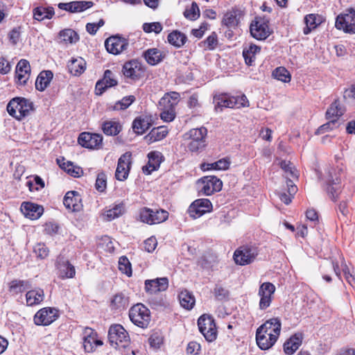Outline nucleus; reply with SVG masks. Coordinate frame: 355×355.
<instances>
[{"instance_id":"64","label":"nucleus","mask_w":355,"mask_h":355,"mask_svg":"<svg viewBox=\"0 0 355 355\" xmlns=\"http://www.w3.org/2000/svg\"><path fill=\"white\" fill-rule=\"evenodd\" d=\"M34 252L41 259H44L49 255V250L44 243H38L34 247Z\"/></svg>"},{"instance_id":"2","label":"nucleus","mask_w":355,"mask_h":355,"mask_svg":"<svg viewBox=\"0 0 355 355\" xmlns=\"http://www.w3.org/2000/svg\"><path fill=\"white\" fill-rule=\"evenodd\" d=\"M334 168H329L324 178L325 190L329 198L336 201L341 193L342 184L340 177V171Z\"/></svg>"},{"instance_id":"42","label":"nucleus","mask_w":355,"mask_h":355,"mask_svg":"<svg viewBox=\"0 0 355 355\" xmlns=\"http://www.w3.org/2000/svg\"><path fill=\"white\" fill-rule=\"evenodd\" d=\"M54 10L52 7H37L33 10V17L37 21H42L45 19H50L54 15Z\"/></svg>"},{"instance_id":"51","label":"nucleus","mask_w":355,"mask_h":355,"mask_svg":"<svg viewBox=\"0 0 355 355\" xmlns=\"http://www.w3.org/2000/svg\"><path fill=\"white\" fill-rule=\"evenodd\" d=\"M124 212V207L123 204L115 205L113 208L107 210L105 213V217L107 220L110 221L116 218H119Z\"/></svg>"},{"instance_id":"16","label":"nucleus","mask_w":355,"mask_h":355,"mask_svg":"<svg viewBox=\"0 0 355 355\" xmlns=\"http://www.w3.org/2000/svg\"><path fill=\"white\" fill-rule=\"evenodd\" d=\"M275 291V286L272 283L264 282L261 284L258 291V295L260 297L259 306L261 310H265L270 306Z\"/></svg>"},{"instance_id":"38","label":"nucleus","mask_w":355,"mask_h":355,"mask_svg":"<svg viewBox=\"0 0 355 355\" xmlns=\"http://www.w3.org/2000/svg\"><path fill=\"white\" fill-rule=\"evenodd\" d=\"M230 165V161L229 158H222L217 162L213 163H202L201 164V169L203 171L208 170H227L229 168Z\"/></svg>"},{"instance_id":"12","label":"nucleus","mask_w":355,"mask_h":355,"mask_svg":"<svg viewBox=\"0 0 355 355\" xmlns=\"http://www.w3.org/2000/svg\"><path fill=\"white\" fill-rule=\"evenodd\" d=\"M198 184L200 185V192L205 196H210L214 192L220 191L223 187L222 181L216 176H205L202 178Z\"/></svg>"},{"instance_id":"3","label":"nucleus","mask_w":355,"mask_h":355,"mask_svg":"<svg viewBox=\"0 0 355 355\" xmlns=\"http://www.w3.org/2000/svg\"><path fill=\"white\" fill-rule=\"evenodd\" d=\"M130 321L136 326L146 329L151 321L150 310L141 303L133 305L129 310Z\"/></svg>"},{"instance_id":"32","label":"nucleus","mask_w":355,"mask_h":355,"mask_svg":"<svg viewBox=\"0 0 355 355\" xmlns=\"http://www.w3.org/2000/svg\"><path fill=\"white\" fill-rule=\"evenodd\" d=\"M44 299V292L43 289L37 288L28 291L26 294V304L28 306H35L40 304Z\"/></svg>"},{"instance_id":"18","label":"nucleus","mask_w":355,"mask_h":355,"mask_svg":"<svg viewBox=\"0 0 355 355\" xmlns=\"http://www.w3.org/2000/svg\"><path fill=\"white\" fill-rule=\"evenodd\" d=\"M31 69L29 62L21 59L17 64L15 68L16 83L19 85H26L31 76Z\"/></svg>"},{"instance_id":"5","label":"nucleus","mask_w":355,"mask_h":355,"mask_svg":"<svg viewBox=\"0 0 355 355\" xmlns=\"http://www.w3.org/2000/svg\"><path fill=\"white\" fill-rule=\"evenodd\" d=\"M259 252V250L255 245H242L235 250L234 260L237 265H248L256 259Z\"/></svg>"},{"instance_id":"48","label":"nucleus","mask_w":355,"mask_h":355,"mask_svg":"<svg viewBox=\"0 0 355 355\" xmlns=\"http://www.w3.org/2000/svg\"><path fill=\"white\" fill-rule=\"evenodd\" d=\"M272 76L283 83H288L291 79V76L289 71L284 67H277L272 71Z\"/></svg>"},{"instance_id":"55","label":"nucleus","mask_w":355,"mask_h":355,"mask_svg":"<svg viewBox=\"0 0 355 355\" xmlns=\"http://www.w3.org/2000/svg\"><path fill=\"white\" fill-rule=\"evenodd\" d=\"M339 126L336 119L329 120L326 123L320 125L315 131V135H322Z\"/></svg>"},{"instance_id":"53","label":"nucleus","mask_w":355,"mask_h":355,"mask_svg":"<svg viewBox=\"0 0 355 355\" xmlns=\"http://www.w3.org/2000/svg\"><path fill=\"white\" fill-rule=\"evenodd\" d=\"M184 16L190 20H196L200 17V10L197 3L192 2L191 7L184 12Z\"/></svg>"},{"instance_id":"41","label":"nucleus","mask_w":355,"mask_h":355,"mask_svg":"<svg viewBox=\"0 0 355 355\" xmlns=\"http://www.w3.org/2000/svg\"><path fill=\"white\" fill-rule=\"evenodd\" d=\"M85 334L86 336L83 338L84 349L87 352H92L95 349V336H97V334L91 328H86Z\"/></svg>"},{"instance_id":"50","label":"nucleus","mask_w":355,"mask_h":355,"mask_svg":"<svg viewBox=\"0 0 355 355\" xmlns=\"http://www.w3.org/2000/svg\"><path fill=\"white\" fill-rule=\"evenodd\" d=\"M207 134V130L205 127L191 129L188 133L191 140L200 141H206Z\"/></svg>"},{"instance_id":"7","label":"nucleus","mask_w":355,"mask_h":355,"mask_svg":"<svg viewBox=\"0 0 355 355\" xmlns=\"http://www.w3.org/2000/svg\"><path fill=\"white\" fill-rule=\"evenodd\" d=\"M198 326L200 332L208 342L216 339L217 329L212 316L206 314L201 315L198 320Z\"/></svg>"},{"instance_id":"36","label":"nucleus","mask_w":355,"mask_h":355,"mask_svg":"<svg viewBox=\"0 0 355 355\" xmlns=\"http://www.w3.org/2000/svg\"><path fill=\"white\" fill-rule=\"evenodd\" d=\"M168 129L166 126H159L154 128L146 137L145 139L148 144L160 141L165 138L168 135Z\"/></svg>"},{"instance_id":"61","label":"nucleus","mask_w":355,"mask_h":355,"mask_svg":"<svg viewBox=\"0 0 355 355\" xmlns=\"http://www.w3.org/2000/svg\"><path fill=\"white\" fill-rule=\"evenodd\" d=\"M214 101L216 103L215 109L216 110H220V111H222L223 107H227V99L226 94L215 96Z\"/></svg>"},{"instance_id":"10","label":"nucleus","mask_w":355,"mask_h":355,"mask_svg":"<svg viewBox=\"0 0 355 355\" xmlns=\"http://www.w3.org/2000/svg\"><path fill=\"white\" fill-rule=\"evenodd\" d=\"M60 316L59 310L55 307H44L40 309L34 315L36 325L48 326L55 321Z\"/></svg>"},{"instance_id":"58","label":"nucleus","mask_w":355,"mask_h":355,"mask_svg":"<svg viewBox=\"0 0 355 355\" xmlns=\"http://www.w3.org/2000/svg\"><path fill=\"white\" fill-rule=\"evenodd\" d=\"M107 187V178L104 173H100L98 174L95 187L96 189L99 192H103L105 190Z\"/></svg>"},{"instance_id":"37","label":"nucleus","mask_w":355,"mask_h":355,"mask_svg":"<svg viewBox=\"0 0 355 355\" xmlns=\"http://www.w3.org/2000/svg\"><path fill=\"white\" fill-rule=\"evenodd\" d=\"M104 134L108 136L117 135L122 130V125L118 121H106L102 124Z\"/></svg>"},{"instance_id":"24","label":"nucleus","mask_w":355,"mask_h":355,"mask_svg":"<svg viewBox=\"0 0 355 355\" xmlns=\"http://www.w3.org/2000/svg\"><path fill=\"white\" fill-rule=\"evenodd\" d=\"M21 211L26 218L35 220L42 216L44 209L42 206L37 204L24 202L21 205Z\"/></svg>"},{"instance_id":"26","label":"nucleus","mask_w":355,"mask_h":355,"mask_svg":"<svg viewBox=\"0 0 355 355\" xmlns=\"http://www.w3.org/2000/svg\"><path fill=\"white\" fill-rule=\"evenodd\" d=\"M63 204L69 210L79 211L81 208L80 195L75 191L67 192L63 199Z\"/></svg>"},{"instance_id":"4","label":"nucleus","mask_w":355,"mask_h":355,"mask_svg":"<svg viewBox=\"0 0 355 355\" xmlns=\"http://www.w3.org/2000/svg\"><path fill=\"white\" fill-rule=\"evenodd\" d=\"M108 340L110 345L115 348H125L130 342L128 331L119 324H114L110 327L108 330Z\"/></svg>"},{"instance_id":"43","label":"nucleus","mask_w":355,"mask_h":355,"mask_svg":"<svg viewBox=\"0 0 355 355\" xmlns=\"http://www.w3.org/2000/svg\"><path fill=\"white\" fill-rule=\"evenodd\" d=\"M318 15L309 14L304 17V23L306 26L303 29L304 35L309 34L313 30L317 28L320 24L321 21L318 19Z\"/></svg>"},{"instance_id":"8","label":"nucleus","mask_w":355,"mask_h":355,"mask_svg":"<svg viewBox=\"0 0 355 355\" xmlns=\"http://www.w3.org/2000/svg\"><path fill=\"white\" fill-rule=\"evenodd\" d=\"M335 26L345 33H355V10L349 9L345 13L340 14L336 19Z\"/></svg>"},{"instance_id":"1","label":"nucleus","mask_w":355,"mask_h":355,"mask_svg":"<svg viewBox=\"0 0 355 355\" xmlns=\"http://www.w3.org/2000/svg\"><path fill=\"white\" fill-rule=\"evenodd\" d=\"M33 108V103L23 97H15L7 105L8 114L18 121L27 116Z\"/></svg>"},{"instance_id":"40","label":"nucleus","mask_w":355,"mask_h":355,"mask_svg":"<svg viewBox=\"0 0 355 355\" xmlns=\"http://www.w3.org/2000/svg\"><path fill=\"white\" fill-rule=\"evenodd\" d=\"M227 107L229 108H241L249 106V102L247 97L243 94L240 96H230L227 94Z\"/></svg>"},{"instance_id":"31","label":"nucleus","mask_w":355,"mask_h":355,"mask_svg":"<svg viewBox=\"0 0 355 355\" xmlns=\"http://www.w3.org/2000/svg\"><path fill=\"white\" fill-rule=\"evenodd\" d=\"M180 95L176 92H170L166 93L159 101L160 107L175 109L178 104Z\"/></svg>"},{"instance_id":"57","label":"nucleus","mask_w":355,"mask_h":355,"mask_svg":"<svg viewBox=\"0 0 355 355\" xmlns=\"http://www.w3.org/2000/svg\"><path fill=\"white\" fill-rule=\"evenodd\" d=\"M213 293L216 299L220 301L227 298L229 296L228 290L220 284H216Z\"/></svg>"},{"instance_id":"23","label":"nucleus","mask_w":355,"mask_h":355,"mask_svg":"<svg viewBox=\"0 0 355 355\" xmlns=\"http://www.w3.org/2000/svg\"><path fill=\"white\" fill-rule=\"evenodd\" d=\"M148 165L143 167L144 173L149 175L153 171L159 168L161 163L164 160V157L162 153L159 151H151L148 154Z\"/></svg>"},{"instance_id":"19","label":"nucleus","mask_w":355,"mask_h":355,"mask_svg":"<svg viewBox=\"0 0 355 355\" xmlns=\"http://www.w3.org/2000/svg\"><path fill=\"white\" fill-rule=\"evenodd\" d=\"M118 82L114 78L113 72L107 69L104 71L103 78L97 81L96 84V94L101 95L106 89L116 86Z\"/></svg>"},{"instance_id":"25","label":"nucleus","mask_w":355,"mask_h":355,"mask_svg":"<svg viewBox=\"0 0 355 355\" xmlns=\"http://www.w3.org/2000/svg\"><path fill=\"white\" fill-rule=\"evenodd\" d=\"M93 6L92 1H71L69 3H60L58 8L61 10L68 11L71 13L85 11Z\"/></svg>"},{"instance_id":"56","label":"nucleus","mask_w":355,"mask_h":355,"mask_svg":"<svg viewBox=\"0 0 355 355\" xmlns=\"http://www.w3.org/2000/svg\"><path fill=\"white\" fill-rule=\"evenodd\" d=\"M119 269L128 277L132 275L131 264L125 257H121L119 258Z\"/></svg>"},{"instance_id":"45","label":"nucleus","mask_w":355,"mask_h":355,"mask_svg":"<svg viewBox=\"0 0 355 355\" xmlns=\"http://www.w3.org/2000/svg\"><path fill=\"white\" fill-rule=\"evenodd\" d=\"M60 38L64 43L73 44L79 40L78 33L72 29H64L60 33Z\"/></svg>"},{"instance_id":"27","label":"nucleus","mask_w":355,"mask_h":355,"mask_svg":"<svg viewBox=\"0 0 355 355\" xmlns=\"http://www.w3.org/2000/svg\"><path fill=\"white\" fill-rule=\"evenodd\" d=\"M282 328L281 320L279 318H272L266 320L257 330L262 332H272V335L279 336Z\"/></svg>"},{"instance_id":"44","label":"nucleus","mask_w":355,"mask_h":355,"mask_svg":"<svg viewBox=\"0 0 355 355\" xmlns=\"http://www.w3.org/2000/svg\"><path fill=\"white\" fill-rule=\"evenodd\" d=\"M178 297L181 306L187 310L191 309L195 304L194 297L187 290L181 291Z\"/></svg>"},{"instance_id":"11","label":"nucleus","mask_w":355,"mask_h":355,"mask_svg":"<svg viewBox=\"0 0 355 355\" xmlns=\"http://www.w3.org/2000/svg\"><path fill=\"white\" fill-rule=\"evenodd\" d=\"M105 46L108 53L118 55L128 49L129 41L118 35L112 36L106 39Z\"/></svg>"},{"instance_id":"17","label":"nucleus","mask_w":355,"mask_h":355,"mask_svg":"<svg viewBox=\"0 0 355 355\" xmlns=\"http://www.w3.org/2000/svg\"><path fill=\"white\" fill-rule=\"evenodd\" d=\"M122 71L125 78L135 81L142 76L144 70L139 61L132 60L125 62Z\"/></svg>"},{"instance_id":"54","label":"nucleus","mask_w":355,"mask_h":355,"mask_svg":"<svg viewBox=\"0 0 355 355\" xmlns=\"http://www.w3.org/2000/svg\"><path fill=\"white\" fill-rule=\"evenodd\" d=\"M60 276L62 278H72L75 275V268L69 261L64 263L60 268Z\"/></svg>"},{"instance_id":"29","label":"nucleus","mask_w":355,"mask_h":355,"mask_svg":"<svg viewBox=\"0 0 355 355\" xmlns=\"http://www.w3.org/2000/svg\"><path fill=\"white\" fill-rule=\"evenodd\" d=\"M129 305V297L123 293L115 294L111 299L110 308L116 312H121Z\"/></svg>"},{"instance_id":"28","label":"nucleus","mask_w":355,"mask_h":355,"mask_svg":"<svg viewBox=\"0 0 355 355\" xmlns=\"http://www.w3.org/2000/svg\"><path fill=\"white\" fill-rule=\"evenodd\" d=\"M143 56L148 64L154 66L161 62L166 56V53L158 49L153 48L144 51Z\"/></svg>"},{"instance_id":"63","label":"nucleus","mask_w":355,"mask_h":355,"mask_svg":"<svg viewBox=\"0 0 355 355\" xmlns=\"http://www.w3.org/2000/svg\"><path fill=\"white\" fill-rule=\"evenodd\" d=\"M206 146V141H192L189 143L187 148L189 151L196 153L201 151Z\"/></svg>"},{"instance_id":"15","label":"nucleus","mask_w":355,"mask_h":355,"mask_svg":"<svg viewBox=\"0 0 355 355\" xmlns=\"http://www.w3.org/2000/svg\"><path fill=\"white\" fill-rule=\"evenodd\" d=\"M78 142L84 148L98 149L102 146L103 137L100 134L84 132L80 134Z\"/></svg>"},{"instance_id":"33","label":"nucleus","mask_w":355,"mask_h":355,"mask_svg":"<svg viewBox=\"0 0 355 355\" xmlns=\"http://www.w3.org/2000/svg\"><path fill=\"white\" fill-rule=\"evenodd\" d=\"M53 74L51 71H42L38 75L35 80V88L38 91L43 92L49 85Z\"/></svg>"},{"instance_id":"39","label":"nucleus","mask_w":355,"mask_h":355,"mask_svg":"<svg viewBox=\"0 0 355 355\" xmlns=\"http://www.w3.org/2000/svg\"><path fill=\"white\" fill-rule=\"evenodd\" d=\"M167 40L171 45L180 48L184 45L187 41L185 34L179 31H173L168 35Z\"/></svg>"},{"instance_id":"49","label":"nucleus","mask_w":355,"mask_h":355,"mask_svg":"<svg viewBox=\"0 0 355 355\" xmlns=\"http://www.w3.org/2000/svg\"><path fill=\"white\" fill-rule=\"evenodd\" d=\"M223 24L228 28H235L239 24L236 10L227 12L223 19Z\"/></svg>"},{"instance_id":"46","label":"nucleus","mask_w":355,"mask_h":355,"mask_svg":"<svg viewBox=\"0 0 355 355\" xmlns=\"http://www.w3.org/2000/svg\"><path fill=\"white\" fill-rule=\"evenodd\" d=\"M150 128V123L145 119L136 118L132 123V129L138 135L144 134Z\"/></svg>"},{"instance_id":"35","label":"nucleus","mask_w":355,"mask_h":355,"mask_svg":"<svg viewBox=\"0 0 355 355\" xmlns=\"http://www.w3.org/2000/svg\"><path fill=\"white\" fill-rule=\"evenodd\" d=\"M69 72L73 76H80L86 69V62L81 57L72 58L68 64Z\"/></svg>"},{"instance_id":"22","label":"nucleus","mask_w":355,"mask_h":355,"mask_svg":"<svg viewBox=\"0 0 355 355\" xmlns=\"http://www.w3.org/2000/svg\"><path fill=\"white\" fill-rule=\"evenodd\" d=\"M256 331V341L259 347L262 350H266L271 348L277 342V337L276 335H272V332Z\"/></svg>"},{"instance_id":"30","label":"nucleus","mask_w":355,"mask_h":355,"mask_svg":"<svg viewBox=\"0 0 355 355\" xmlns=\"http://www.w3.org/2000/svg\"><path fill=\"white\" fill-rule=\"evenodd\" d=\"M261 51L260 46L250 44L245 46L243 49V57L245 62L248 66H253L255 64L256 55Z\"/></svg>"},{"instance_id":"9","label":"nucleus","mask_w":355,"mask_h":355,"mask_svg":"<svg viewBox=\"0 0 355 355\" xmlns=\"http://www.w3.org/2000/svg\"><path fill=\"white\" fill-rule=\"evenodd\" d=\"M251 35L256 40H265L272 33L268 26V21L261 17H255L250 26Z\"/></svg>"},{"instance_id":"6","label":"nucleus","mask_w":355,"mask_h":355,"mask_svg":"<svg viewBox=\"0 0 355 355\" xmlns=\"http://www.w3.org/2000/svg\"><path fill=\"white\" fill-rule=\"evenodd\" d=\"M139 218L141 222L148 225L159 224L168 219V212L162 209L143 207L139 211Z\"/></svg>"},{"instance_id":"47","label":"nucleus","mask_w":355,"mask_h":355,"mask_svg":"<svg viewBox=\"0 0 355 355\" xmlns=\"http://www.w3.org/2000/svg\"><path fill=\"white\" fill-rule=\"evenodd\" d=\"M31 284L29 281L13 280L10 283V291L15 293H22L25 290L31 288Z\"/></svg>"},{"instance_id":"34","label":"nucleus","mask_w":355,"mask_h":355,"mask_svg":"<svg viewBox=\"0 0 355 355\" xmlns=\"http://www.w3.org/2000/svg\"><path fill=\"white\" fill-rule=\"evenodd\" d=\"M345 109L342 106L338 100H335L329 107L326 112V119L327 120L336 119L343 116Z\"/></svg>"},{"instance_id":"52","label":"nucleus","mask_w":355,"mask_h":355,"mask_svg":"<svg viewBox=\"0 0 355 355\" xmlns=\"http://www.w3.org/2000/svg\"><path fill=\"white\" fill-rule=\"evenodd\" d=\"M136 100L133 95H130L123 97L121 101H117L114 105L115 110H124L127 109L132 103Z\"/></svg>"},{"instance_id":"60","label":"nucleus","mask_w":355,"mask_h":355,"mask_svg":"<svg viewBox=\"0 0 355 355\" xmlns=\"http://www.w3.org/2000/svg\"><path fill=\"white\" fill-rule=\"evenodd\" d=\"M162 112L160 113V118L165 122H171L175 117V109L161 107Z\"/></svg>"},{"instance_id":"21","label":"nucleus","mask_w":355,"mask_h":355,"mask_svg":"<svg viewBox=\"0 0 355 355\" xmlns=\"http://www.w3.org/2000/svg\"><path fill=\"white\" fill-rule=\"evenodd\" d=\"M303 339L304 334L302 332L295 333L284 343L283 345L284 353L293 355L302 345Z\"/></svg>"},{"instance_id":"62","label":"nucleus","mask_w":355,"mask_h":355,"mask_svg":"<svg viewBox=\"0 0 355 355\" xmlns=\"http://www.w3.org/2000/svg\"><path fill=\"white\" fill-rule=\"evenodd\" d=\"M206 47L209 50L214 49L218 44L217 35L215 32L207 37V39L202 42Z\"/></svg>"},{"instance_id":"20","label":"nucleus","mask_w":355,"mask_h":355,"mask_svg":"<svg viewBox=\"0 0 355 355\" xmlns=\"http://www.w3.org/2000/svg\"><path fill=\"white\" fill-rule=\"evenodd\" d=\"M168 287L167 277H160L145 281V290L146 293L153 294L166 291Z\"/></svg>"},{"instance_id":"14","label":"nucleus","mask_w":355,"mask_h":355,"mask_svg":"<svg viewBox=\"0 0 355 355\" xmlns=\"http://www.w3.org/2000/svg\"><path fill=\"white\" fill-rule=\"evenodd\" d=\"M131 156L130 153L126 152L119 157L115 171L116 180L124 181L128 178L132 164Z\"/></svg>"},{"instance_id":"59","label":"nucleus","mask_w":355,"mask_h":355,"mask_svg":"<svg viewBox=\"0 0 355 355\" xmlns=\"http://www.w3.org/2000/svg\"><path fill=\"white\" fill-rule=\"evenodd\" d=\"M143 30L146 33L154 32L158 34L162 31V25L159 22L144 23Z\"/></svg>"},{"instance_id":"13","label":"nucleus","mask_w":355,"mask_h":355,"mask_svg":"<svg viewBox=\"0 0 355 355\" xmlns=\"http://www.w3.org/2000/svg\"><path fill=\"white\" fill-rule=\"evenodd\" d=\"M212 210L211 201L206 198L194 200L189 207L188 212L193 218H197Z\"/></svg>"}]
</instances>
